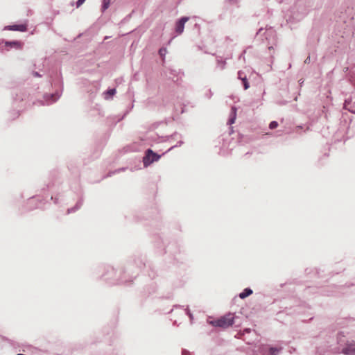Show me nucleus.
<instances>
[{"mask_svg":"<svg viewBox=\"0 0 355 355\" xmlns=\"http://www.w3.org/2000/svg\"><path fill=\"white\" fill-rule=\"evenodd\" d=\"M234 319V314L229 313L217 320L210 321L209 323L214 327L225 329L233 324Z\"/></svg>","mask_w":355,"mask_h":355,"instance_id":"f257e3e1","label":"nucleus"},{"mask_svg":"<svg viewBox=\"0 0 355 355\" xmlns=\"http://www.w3.org/2000/svg\"><path fill=\"white\" fill-rule=\"evenodd\" d=\"M160 155L154 153L151 149H148L146 152V155L144 157L143 162L145 166H148L155 161H158Z\"/></svg>","mask_w":355,"mask_h":355,"instance_id":"f03ea898","label":"nucleus"},{"mask_svg":"<svg viewBox=\"0 0 355 355\" xmlns=\"http://www.w3.org/2000/svg\"><path fill=\"white\" fill-rule=\"evenodd\" d=\"M189 20V17H183L177 23L175 26V31L178 34H181L184 31V24Z\"/></svg>","mask_w":355,"mask_h":355,"instance_id":"7ed1b4c3","label":"nucleus"},{"mask_svg":"<svg viewBox=\"0 0 355 355\" xmlns=\"http://www.w3.org/2000/svg\"><path fill=\"white\" fill-rule=\"evenodd\" d=\"M342 352L346 355H355V343H347Z\"/></svg>","mask_w":355,"mask_h":355,"instance_id":"20e7f679","label":"nucleus"},{"mask_svg":"<svg viewBox=\"0 0 355 355\" xmlns=\"http://www.w3.org/2000/svg\"><path fill=\"white\" fill-rule=\"evenodd\" d=\"M6 29L10 31H26L27 28L26 24H19V25H12L6 27Z\"/></svg>","mask_w":355,"mask_h":355,"instance_id":"39448f33","label":"nucleus"},{"mask_svg":"<svg viewBox=\"0 0 355 355\" xmlns=\"http://www.w3.org/2000/svg\"><path fill=\"white\" fill-rule=\"evenodd\" d=\"M5 46L10 48L20 49L22 47V43L18 41L5 42Z\"/></svg>","mask_w":355,"mask_h":355,"instance_id":"423d86ee","label":"nucleus"},{"mask_svg":"<svg viewBox=\"0 0 355 355\" xmlns=\"http://www.w3.org/2000/svg\"><path fill=\"white\" fill-rule=\"evenodd\" d=\"M252 293V291L250 288H247L244 289L243 291L239 294V297L241 299H244V298L247 297L248 296L250 295Z\"/></svg>","mask_w":355,"mask_h":355,"instance_id":"0eeeda50","label":"nucleus"},{"mask_svg":"<svg viewBox=\"0 0 355 355\" xmlns=\"http://www.w3.org/2000/svg\"><path fill=\"white\" fill-rule=\"evenodd\" d=\"M241 74H242V73L241 71H239V73H238L239 78L242 80V81L243 83L244 89H248L250 87L248 80H247L246 77L242 78Z\"/></svg>","mask_w":355,"mask_h":355,"instance_id":"6e6552de","label":"nucleus"},{"mask_svg":"<svg viewBox=\"0 0 355 355\" xmlns=\"http://www.w3.org/2000/svg\"><path fill=\"white\" fill-rule=\"evenodd\" d=\"M280 349L276 347H271L269 349V355H277Z\"/></svg>","mask_w":355,"mask_h":355,"instance_id":"1a4fd4ad","label":"nucleus"},{"mask_svg":"<svg viewBox=\"0 0 355 355\" xmlns=\"http://www.w3.org/2000/svg\"><path fill=\"white\" fill-rule=\"evenodd\" d=\"M278 126V123L277 121H272L270 122V123L269 124V128L270 129H275Z\"/></svg>","mask_w":355,"mask_h":355,"instance_id":"9d476101","label":"nucleus"},{"mask_svg":"<svg viewBox=\"0 0 355 355\" xmlns=\"http://www.w3.org/2000/svg\"><path fill=\"white\" fill-rule=\"evenodd\" d=\"M111 0H103V8L104 9H107L110 5Z\"/></svg>","mask_w":355,"mask_h":355,"instance_id":"9b49d317","label":"nucleus"},{"mask_svg":"<svg viewBox=\"0 0 355 355\" xmlns=\"http://www.w3.org/2000/svg\"><path fill=\"white\" fill-rule=\"evenodd\" d=\"M115 93H116V89H110L107 90V94H109L111 96L114 95Z\"/></svg>","mask_w":355,"mask_h":355,"instance_id":"f8f14e48","label":"nucleus"},{"mask_svg":"<svg viewBox=\"0 0 355 355\" xmlns=\"http://www.w3.org/2000/svg\"><path fill=\"white\" fill-rule=\"evenodd\" d=\"M85 1V0H78V1L76 2L77 8L80 7Z\"/></svg>","mask_w":355,"mask_h":355,"instance_id":"ddd939ff","label":"nucleus"},{"mask_svg":"<svg viewBox=\"0 0 355 355\" xmlns=\"http://www.w3.org/2000/svg\"><path fill=\"white\" fill-rule=\"evenodd\" d=\"M218 64L220 65L221 69L225 68V61H218Z\"/></svg>","mask_w":355,"mask_h":355,"instance_id":"4468645a","label":"nucleus"},{"mask_svg":"<svg viewBox=\"0 0 355 355\" xmlns=\"http://www.w3.org/2000/svg\"><path fill=\"white\" fill-rule=\"evenodd\" d=\"M234 123V119H230V121H229V123H230V124H232V123Z\"/></svg>","mask_w":355,"mask_h":355,"instance_id":"2eb2a0df","label":"nucleus"},{"mask_svg":"<svg viewBox=\"0 0 355 355\" xmlns=\"http://www.w3.org/2000/svg\"><path fill=\"white\" fill-rule=\"evenodd\" d=\"M164 51H166V49H164ZM159 53H160L161 55H162V53H164L163 49H160V50H159Z\"/></svg>","mask_w":355,"mask_h":355,"instance_id":"dca6fc26","label":"nucleus"},{"mask_svg":"<svg viewBox=\"0 0 355 355\" xmlns=\"http://www.w3.org/2000/svg\"><path fill=\"white\" fill-rule=\"evenodd\" d=\"M164 51H166V49H164ZM159 53H160L161 55H162V53H164L163 49H160V50H159Z\"/></svg>","mask_w":355,"mask_h":355,"instance_id":"f3484780","label":"nucleus"},{"mask_svg":"<svg viewBox=\"0 0 355 355\" xmlns=\"http://www.w3.org/2000/svg\"><path fill=\"white\" fill-rule=\"evenodd\" d=\"M34 76H40L39 73L37 72H34Z\"/></svg>","mask_w":355,"mask_h":355,"instance_id":"a211bd4d","label":"nucleus"}]
</instances>
